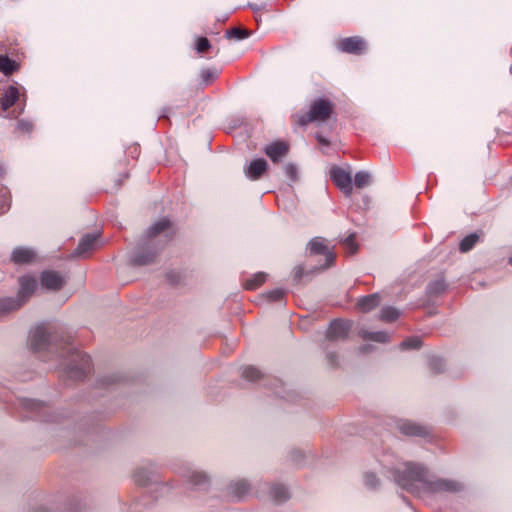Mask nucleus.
Listing matches in <instances>:
<instances>
[{"instance_id":"nucleus-10","label":"nucleus","mask_w":512,"mask_h":512,"mask_svg":"<svg viewBox=\"0 0 512 512\" xmlns=\"http://www.w3.org/2000/svg\"><path fill=\"white\" fill-rule=\"evenodd\" d=\"M308 249L310 254L313 255H319L323 254L325 255V259L327 262L326 266H329L333 263L335 259V254L333 251H331L328 246L326 245V240L322 237H315L308 243Z\"/></svg>"},{"instance_id":"nucleus-17","label":"nucleus","mask_w":512,"mask_h":512,"mask_svg":"<svg viewBox=\"0 0 512 512\" xmlns=\"http://www.w3.org/2000/svg\"><path fill=\"white\" fill-rule=\"evenodd\" d=\"M36 251L30 247L19 246L13 249L11 260L15 264H28L35 260Z\"/></svg>"},{"instance_id":"nucleus-5","label":"nucleus","mask_w":512,"mask_h":512,"mask_svg":"<svg viewBox=\"0 0 512 512\" xmlns=\"http://www.w3.org/2000/svg\"><path fill=\"white\" fill-rule=\"evenodd\" d=\"M177 473L195 488L205 489L209 484V476L188 462L182 463L177 469Z\"/></svg>"},{"instance_id":"nucleus-40","label":"nucleus","mask_w":512,"mask_h":512,"mask_svg":"<svg viewBox=\"0 0 512 512\" xmlns=\"http://www.w3.org/2000/svg\"><path fill=\"white\" fill-rule=\"evenodd\" d=\"M210 48V42L207 38L201 37L197 41L196 49L199 53H204Z\"/></svg>"},{"instance_id":"nucleus-20","label":"nucleus","mask_w":512,"mask_h":512,"mask_svg":"<svg viewBox=\"0 0 512 512\" xmlns=\"http://www.w3.org/2000/svg\"><path fill=\"white\" fill-rule=\"evenodd\" d=\"M381 302V296L379 293H373L367 296L361 297L357 301V307L364 313L370 312L375 309Z\"/></svg>"},{"instance_id":"nucleus-25","label":"nucleus","mask_w":512,"mask_h":512,"mask_svg":"<svg viewBox=\"0 0 512 512\" xmlns=\"http://www.w3.org/2000/svg\"><path fill=\"white\" fill-rule=\"evenodd\" d=\"M266 278H267L266 273L258 272L245 281L244 287L247 290H254V289L258 288L261 284H263L265 282Z\"/></svg>"},{"instance_id":"nucleus-16","label":"nucleus","mask_w":512,"mask_h":512,"mask_svg":"<svg viewBox=\"0 0 512 512\" xmlns=\"http://www.w3.org/2000/svg\"><path fill=\"white\" fill-rule=\"evenodd\" d=\"M268 163L263 158L252 160L247 167L244 168L246 177L250 180H258L267 171Z\"/></svg>"},{"instance_id":"nucleus-43","label":"nucleus","mask_w":512,"mask_h":512,"mask_svg":"<svg viewBox=\"0 0 512 512\" xmlns=\"http://www.w3.org/2000/svg\"><path fill=\"white\" fill-rule=\"evenodd\" d=\"M282 386H283V383L278 380V379H275L274 380V383H273V387L271 388L273 390V392L281 397V398H285L286 396L284 395V393L282 392Z\"/></svg>"},{"instance_id":"nucleus-6","label":"nucleus","mask_w":512,"mask_h":512,"mask_svg":"<svg viewBox=\"0 0 512 512\" xmlns=\"http://www.w3.org/2000/svg\"><path fill=\"white\" fill-rule=\"evenodd\" d=\"M17 101H20L22 104V108L20 113L23 112L24 107L26 105V95H25V88L19 87L15 85L8 86L1 97V108L3 111L8 110L10 107H12Z\"/></svg>"},{"instance_id":"nucleus-30","label":"nucleus","mask_w":512,"mask_h":512,"mask_svg":"<svg viewBox=\"0 0 512 512\" xmlns=\"http://www.w3.org/2000/svg\"><path fill=\"white\" fill-rule=\"evenodd\" d=\"M1 196H0V215L6 213L11 206V198L10 193L7 191L6 188L0 190Z\"/></svg>"},{"instance_id":"nucleus-13","label":"nucleus","mask_w":512,"mask_h":512,"mask_svg":"<svg viewBox=\"0 0 512 512\" xmlns=\"http://www.w3.org/2000/svg\"><path fill=\"white\" fill-rule=\"evenodd\" d=\"M41 284L48 290H59L65 284V278L62 274L56 271H43L40 277Z\"/></svg>"},{"instance_id":"nucleus-52","label":"nucleus","mask_w":512,"mask_h":512,"mask_svg":"<svg viewBox=\"0 0 512 512\" xmlns=\"http://www.w3.org/2000/svg\"><path fill=\"white\" fill-rule=\"evenodd\" d=\"M508 263L512 266V255L509 257Z\"/></svg>"},{"instance_id":"nucleus-44","label":"nucleus","mask_w":512,"mask_h":512,"mask_svg":"<svg viewBox=\"0 0 512 512\" xmlns=\"http://www.w3.org/2000/svg\"><path fill=\"white\" fill-rule=\"evenodd\" d=\"M201 76H202V79L204 82L208 83L209 81L213 80L214 78H216V72L215 71H212V70H209V69H206V70H203L201 72Z\"/></svg>"},{"instance_id":"nucleus-21","label":"nucleus","mask_w":512,"mask_h":512,"mask_svg":"<svg viewBox=\"0 0 512 512\" xmlns=\"http://www.w3.org/2000/svg\"><path fill=\"white\" fill-rule=\"evenodd\" d=\"M359 336L363 340H369V341H374V342H378V343H386L390 339V335L386 331H383V330H381V331H369V330L364 329V328L360 329Z\"/></svg>"},{"instance_id":"nucleus-37","label":"nucleus","mask_w":512,"mask_h":512,"mask_svg":"<svg viewBox=\"0 0 512 512\" xmlns=\"http://www.w3.org/2000/svg\"><path fill=\"white\" fill-rule=\"evenodd\" d=\"M365 484L370 488H376L379 485V479L373 472H367L364 476Z\"/></svg>"},{"instance_id":"nucleus-49","label":"nucleus","mask_w":512,"mask_h":512,"mask_svg":"<svg viewBox=\"0 0 512 512\" xmlns=\"http://www.w3.org/2000/svg\"><path fill=\"white\" fill-rule=\"evenodd\" d=\"M316 139L322 145H326V146L329 145V141L322 135H319V134L316 135Z\"/></svg>"},{"instance_id":"nucleus-33","label":"nucleus","mask_w":512,"mask_h":512,"mask_svg":"<svg viewBox=\"0 0 512 512\" xmlns=\"http://www.w3.org/2000/svg\"><path fill=\"white\" fill-rule=\"evenodd\" d=\"M285 176L291 181L296 182L298 180V168L293 163H287L283 166Z\"/></svg>"},{"instance_id":"nucleus-38","label":"nucleus","mask_w":512,"mask_h":512,"mask_svg":"<svg viewBox=\"0 0 512 512\" xmlns=\"http://www.w3.org/2000/svg\"><path fill=\"white\" fill-rule=\"evenodd\" d=\"M343 245L348 250L349 254H353L357 250V246L354 243V234H350L343 240Z\"/></svg>"},{"instance_id":"nucleus-7","label":"nucleus","mask_w":512,"mask_h":512,"mask_svg":"<svg viewBox=\"0 0 512 512\" xmlns=\"http://www.w3.org/2000/svg\"><path fill=\"white\" fill-rule=\"evenodd\" d=\"M352 323L350 321L336 319L330 322L326 338L328 341H342L345 340L350 332Z\"/></svg>"},{"instance_id":"nucleus-15","label":"nucleus","mask_w":512,"mask_h":512,"mask_svg":"<svg viewBox=\"0 0 512 512\" xmlns=\"http://www.w3.org/2000/svg\"><path fill=\"white\" fill-rule=\"evenodd\" d=\"M263 151L272 162L276 163L286 156L289 151V146L286 142L276 141L266 145Z\"/></svg>"},{"instance_id":"nucleus-29","label":"nucleus","mask_w":512,"mask_h":512,"mask_svg":"<svg viewBox=\"0 0 512 512\" xmlns=\"http://www.w3.org/2000/svg\"><path fill=\"white\" fill-rule=\"evenodd\" d=\"M371 176L366 171H359L355 174L354 184L357 188H364L369 185Z\"/></svg>"},{"instance_id":"nucleus-42","label":"nucleus","mask_w":512,"mask_h":512,"mask_svg":"<svg viewBox=\"0 0 512 512\" xmlns=\"http://www.w3.org/2000/svg\"><path fill=\"white\" fill-rule=\"evenodd\" d=\"M430 366L433 370L440 372L444 367L443 360L439 357H432L430 359Z\"/></svg>"},{"instance_id":"nucleus-47","label":"nucleus","mask_w":512,"mask_h":512,"mask_svg":"<svg viewBox=\"0 0 512 512\" xmlns=\"http://www.w3.org/2000/svg\"><path fill=\"white\" fill-rule=\"evenodd\" d=\"M327 359L332 366H336L338 364L337 355L335 353L328 352Z\"/></svg>"},{"instance_id":"nucleus-14","label":"nucleus","mask_w":512,"mask_h":512,"mask_svg":"<svg viewBox=\"0 0 512 512\" xmlns=\"http://www.w3.org/2000/svg\"><path fill=\"white\" fill-rule=\"evenodd\" d=\"M397 426L399 431L406 436L425 437L429 433L426 426L417 424L410 420H400Z\"/></svg>"},{"instance_id":"nucleus-3","label":"nucleus","mask_w":512,"mask_h":512,"mask_svg":"<svg viewBox=\"0 0 512 512\" xmlns=\"http://www.w3.org/2000/svg\"><path fill=\"white\" fill-rule=\"evenodd\" d=\"M172 235V225L168 219L163 218L152 224L129 252V264L146 266L155 263Z\"/></svg>"},{"instance_id":"nucleus-28","label":"nucleus","mask_w":512,"mask_h":512,"mask_svg":"<svg viewBox=\"0 0 512 512\" xmlns=\"http://www.w3.org/2000/svg\"><path fill=\"white\" fill-rule=\"evenodd\" d=\"M242 377L248 381L255 382L262 377V374L257 368L246 366L242 369Z\"/></svg>"},{"instance_id":"nucleus-48","label":"nucleus","mask_w":512,"mask_h":512,"mask_svg":"<svg viewBox=\"0 0 512 512\" xmlns=\"http://www.w3.org/2000/svg\"><path fill=\"white\" fill-rule=\"evenodd\" d=\"M249 8H251L253 11H260L264 8V4H256V3H248L247 5Z\"/></svg>"},{"instance_id":"nucleus-46","label":"nucleus","mask_w":512,"mask_h":512,"mask_svg":"<svg viewBox=\"0 0 512 512\" xmlns=\"http://www.w3.org/2000/svg\"><path fill=\"white\" fill-rule=\"evenodd\" d=\"M304 275V269L301 266H297L294 269V280L299 281Z\"/></svg>"},{"instance_id":"nucleus-39","label":"nucleus","mask_w":512,"mask_h":512,"mask_svg":"<svg viewBox=\"0 0 512 512\" xmlns=\"http://www.w3.org/2000/svg\"><path fill=\"white\" fill-rule=\"evenodd\" d=\"M119 379L120 377L116 374L104 375L99 379V384L101 386H108L112 383L119 381Z\"/></svg>"},{"instance_id":"nucleus-8","label":"nucleus","mask_w":512,"mask_h":512,"mask_svg":"<svg viewBox=\"0 0 512 512\" xmlns=\"http://www.w3.org/2000/svg\"><path fill=\"white\" fill-rule=\"evenodd\" d=\"M330 177L334 184L346 195L350 196L353 190L350 172L341 167L334 166L330 170Z\"/></svg>"},{"instance_id":"nucleus-36","label":"nucleus","mask_w":512,"mask_h":512,"mask_svg":"<svg viewBox=\"0 0 512 512\" xmlns=\"http://www.w3.org/2000/svg\"><path fill=\"white\" fill-rule=\"evenodd\" d=\"M445 290V283L443 280H436L429 284L428 291L431 294H439Z\"/></svg>"},{"instance_id":"nucleus-22","label":"nucleus","mask_w":512,"mask_h":512,"mask_svg":"<svg viewBox=\"0 0 512 512\" xmlns=\"http://www.w3.org/2000/svg\"><path fill=\"white\" fill-rule=\"evenodd\" d=\"M21 306V302L17 298L6 297L0 298V315L14 311Z\"/></svg>"},{"instance_id":"nucleus-41","label":"nucleus","mask_w":512,"mask_h":512,"mask_svg":"<svg viewBox=\"0 0 512 512\" xmlns=\"http://www.w3.org/2000/svg\"><path fill=\"white\" fill-rule=\"evenodd\" d=\"M17 129L29 133L33 129V123L29 120L21 119L17 123Z\"/></svg>"},{"instance_id":"nucleus-24","label":"nucleus","mask_w":512,"mask_h":512,"mask_svg":"<svg viewBox=\"0 0 512 512\" xmlns=\"http://www.w3.org/2000/svg\"><path fill=\"white\" fill-rule=\"evenodd\" d=\"M18 69L16 61L10 59L7 55H0V72L4 75H10Z\"/></svg>"},{"instance_id":"nucleus-26","label":"nucleus","mask_w":512,"mask_h":512,"mask_svg":"<svg viewBox=\"0 0 512 512\" xmlns=\"http://www.w3.org/2000/svg\"><path fill=\"white\" fill-rule=\"evenodd\" d=\"M478 240H479V235L476 234V233H472V234L467 235L466 237H464L461 240V242L459 244L460 251L461 252H468V251H470L476 245Z\"/></svg>"},{"instance_id":"nucleus-4","label":"nucleus","mask_w":512,"mask_h":512,"mask_svg":"<svg viewBox=\"0 0 512 512\" xmlns=\"http://www.w3.org/2000/svg\"><path fill=\"white\" fill-rule=\"evenodd\" d=\"M332 108L333 105L329 100L318 98L311 103L309 111L300 118L299 123L307 125L315 121L325 122L329 119Z\"/></svg>"},{"instance_id":"nucleus-32","label":"nucleus","mask_w":512,"mask_h":512,"mask_svg":"<svg viewBox=\"0 0 512 512\" xmlns=\"http://www.w3.org/2000/svg\"><path fill=\"white\" fill-rule=\"evenodd\" d=\"M249 36V32L245 29L234 27L228 31H226V37L235 39V40H243Z\"/></svg>"},{"instance_id":"nucleus-34","label":"nucleus","mask_w":512,"mask_h":512,"mask_svg":"<svg viewBox=\"0 0 512 512\" xmlns=\"http://www.w3.org/2000/svg\"><path fill=\"white\" fill-rule=\"evenodd\" d=\"M22 405L25 409L31 412H39L42 410L44 404L41 401L34 399H25L22 401Z\"/></svg>"},{"instance_id":"nucleus-11","label":"nucleus","mask_w":512,"mask_h":512,"mask_svg":"<svg viewBox=\"0 0 512 512\" xmlns=\"http://www.w3.org/2000/svg\"><path fill=\"white\" fill-rule=\"evenodd\" d=\"M38 286V282L35 277L25 275L19 278V292L17 299L21 302V305L34 293Z\"/></svg>"},{"instance_id":"nucleus-51","label":"nucleus","mask_w":512,"mask_h":512,"mask_svg":"<svg viewBox=\"0 0 512 512\" xmlns=\"http://www.w3.org/2000/svg\"><path fill=\"white\" fill-rule=\"evenodd\" d=\"M367 348H368V346H362V347L360 348V350H361L362 352H365V351H367Z\"/></svg>"},{"instance_id":"nucleus-2","label":"nucleus","mask_w":512,"mask_h":512,"mask_svg":"<svg viewBox=\"0 0 512 512\" xmlns=\"http://www.w3.org/2000/svg\"><path fill=\"white\" fill-rule=\"evenodd\" d=\"M29 341L35 352L47 351L61 359L64 373L71 379L82 380L91 370V359L87 354L78 351L68 341L59 340L44 325H38L31 331Z\"/></svg>"},{"instance_id":"nucleus-1","label":"nucleus","mask_w":512,"mask_h":512,"mask_svg":"<svg viewBox=\"0 0 512 512\" xmlns=\"http://www.w3.org/2000/svg\"><path fill=\"white\" fill-rule=\"evenodd\" d=\"M380 464L400 488L423 500L456 493L463 488L462 483L457 480L438 477L430 473L424 465L401 462L392 454L384 455Z\"/></svg>"},{"instance_id":"nucleus-35","label":"nucleus","mask_w":512,"mask_h":512,"mask_svg":"<svg viewBox=\"0 0 512 512\" xmlns=\"http://www.w3.org/2000/svg\"><path fill=\"white\" fill-rule=\"evenodd\" d=\"M284 295H285V291L281 288H275V289L270 290L264 294V296L267 298V300H269L271 302L282 301Z\"/></svg>"},{"instance_id":"nucleus-50","label":"nucleus","mask_w":512,"mask_h":512,"mask_svg":"<svg viewBox=\"0 0 512 512\" xmlns=\"http://www.w3.org/2000/svg\"><path fill=\"white\" fill-rule=\"evenodd\" d=\"M6 174V167L4 164L0 163V178H2Z\"/></svg>"},{"instance_id":"nucleus-18","label":"nucleus","mask_w":512,"mask_h":512,"mask_svg":"<svg viewBox=\"0 0 512 512\" xmlns=\"http://www.w3.org/2000/svg\"><path fill=\"white\" fill-rule=\"evenodd\" d=\"M250 484L245 479H237L231 481L228 486V494L233 500H240L248 494Z\"/></svg>"},{"instance_id":"nucleus-31","label":"nucleus","mask_w":512,"mask_h":512,"mask_svg":"<svg viewBox=\"0 0 512 512\" xmlns=\"http://www.w3.org/2000/svg\"><path fill=\"white\" fill-rule=\"evenodd\" d=\"M422 346V340L418 336L409 337L406 340L402 341L400 344V348L405 349H419Z\"/></svg>"},{"instance_id":"nucleus-9","label":"nucleus","mask_w":512,"mask_h":512,"mask_svg":"<svg viewBox=\"0 0 512 512\" xmlns=\"http://www.w3.org/2000/svg\"><path fill=\"white\" fill-rule=\"evenodd\" d=\"M100 246V233L85 234L79 241L74 252L76 256L85 257L91 251Z\"/></svg>"},{"instance_id":"nucleus-27","label":"nucleus","mask_w":512,"mask_h":512,"mask_svg":"<svg viewBox=\"0 0 512 512\" xmlns=\"http://www.w3.org/2000/svg\"><path fill=\"white\" fill-rule=\"evenodd\" d=\"M400 316V311L392 306H385L380 311V319L386 322L395 321Z\"/></svg>"},{"instance_id":"nucleus-45","label":"nucleus","mask_w":512,"mask_h":512,"mask_svg":"<svg viewBox=\"0 0 512 512\" xmlns=\"http://www.w3.org/2000/svg\"><path fill=\"white\" fill-rule=\"evenodd\" d=\"M167 279L172 284H176L180 281V275L177 272L171 271V272L167 273Z\"/></svg>"},{"instance_id":"nucleus-23","label":"nucleus","mask_w":512,"mask_h":512,"mask_svg":"<svg viewBox=\"0 0 512 512\" xmlns=\"http://www.w3.org/2000/svg\"><path fill=\"white\" fill-rule=\"evenodd\" d=\"M270 496L277 502L281 503L289 498V491L286 486L282 484H274L270 488Z\"/></svg>"},{"instance_id":"nucleus-19","label":"nucleus","mask_w":512,"mask_h":512,"mask_svg":"<svg viewBox=\"0 0 512 512\" xmlns=\"http://www.w3.org/2000/svg\"><path fill=\"white\" fill-rule=\"evenodd\" d=\"M154 471L151 466H142L136 469L133 478L137 485L148 486L154 481Z\"/></svg>"},{"instance_id":"nucleus-12","label":"nucleus","mask_w":512,"mask_h":512,"mask_svg":"<svg viewBox=\"0 0 512 512\" xmlns=\"http://www.w3.org/2000/svg\"><path fill=\"white\" fill-rule=\"evenodd\" d=\"M338 47L341 51L350 54H361L366 50V42L358 36L342 39Z\"/></svg>"}]
</instances>
